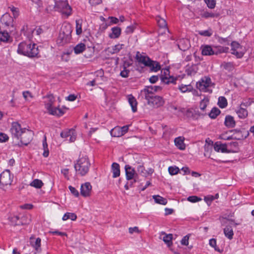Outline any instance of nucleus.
I'll list each match as a JSON object with an SVG mask.
<instances>
[{"instance_id":"f257e3e1","label":"nucleus","mask_w":254,"mask_h":254,"mask_svg":"<svg viewBox=\"0 0 254 254\" xmlns=\"http://www.w3.org/2000/svg\"><path fill=\"white\" fill-rule=\"evenodd\" d=\"M19 54L29 57H36L39 53L38 47L35 44L22 42L19 44L17 49Z\"/></svg>"},{"instance_id":"f03ea898","label":"nucleus","mask_w":254,"mask_h":254,"mask_svg":"<svg viewBox=\"0 0 254 254\" xmlns=\"http://www.w3.org/2000/svg\"><path fill=\"white\" fill-rule=\"evenodd\" d=\"M71 27L68 24H64L61 29L57 43L60 45H63L67 43L71 39Z\"/></svg>"},{"instance_id":"7ed1b4c3","label":"nucleus","mask_w":254,"mask_h":254,"mask_svg":"<svg viewBox=\"0 0 254 254\" xmlns=\"http://www.w3.org/2000/svg\"><path fill=\"white\" fill-rule=\"evenodd\" d=\"M45 98L46 99L45 101V108L50 114L54 116H61L64 114V111L62 109L58 107H54L53 106L55 101L53 95H47Z\"/></svg>"},{"instance_id":"20e7f679","label":"nucleus","mask_w":254,"mask_h":254,"mask_svg":"<svg viewBox=\"0 0 254 254\" xmlns=\"http://www.w3.org/2000/svg\"><path fill=\"white\" fill-rule=\"evenodd\" d=\"M90 166L88 160H77L74 163V168L77 173L81 176L86 174Z\"/></svg>"},{"instance_id":"39448f33","label":"nucleus","mask_w":254,"mask_h":254,"mask_svg":"<svg viewBox=\"0 0 254 254\" xmlns=\"http://www.w3.org/2000/svg\"><path fill=\"white\" fill-rule=\"evenodd\" d=\"M145 99L147 101V104L153 108H159L164 105L165 101L163 98L158 95L144 96Z\"/></svg>"},{"instance_id":"423d86ee","label":"nucleus","mask_w":254,"mask_h":254,"mask_svg":"<svg viewBox=\"0 0 254 254\" xmlns=\"http://www.w3.org/2000/svg\"><path fill=\"white\" fill-rule=\"evenodd\" d=\"M24 131L21 134L20 137L16 140H19L21 144L27 145L32 140L33 135V132L27 128L23 130Z\"/></svg>"},{"instance_id":"0eeeda50","label":"nucleus","mask_w":254,"mask_h":254,"mask_svg":"<svg viewBox=\"0 0 254 254\" xmlns=\"http://www.w3.org/2000/svg\"><path fill=\"white\" fill-rule=\"evenodd\" d=\"M13 177L11 175L9 170H5L0 175V186L1 187L11 185Z\"/></svg>"},{"instance_id":"6e6552de","label":"nucleus","mask_w":254,"mask_h":254,"mask_svg":"<svg viewBox=\"0 0 254 254\" xmlns=\"http://www.w3.org/2000/svg\"><path fill=\"white\" fill-rule=\"evenodd\" d=\"M55 8L56 10L67 16L71 14V8L65 0L59 1L56 2Z\"/></svg>"},{"instance_id":"1a4fd4ad","label":"nucleus","mask_w":254,"mask_h":254,"mask_svg":"<svg viewBox=\"0 0 254 254\" xmlns=\"http://www.w3.org/2000/svg\"><path fill=\"white\" fill-rule=\"evenodd\" d=\"M26 128L22 127L20 124L17 122L12 123L10 128V132L11 133L12 137L15 139L20 137L21 134L24 131V129Z\"/></svg>"},{"instance_id":"9d476101","label":"nucleus","mask_w":254,"mask_h":254,"mask_svg":"<svg viewBox=\"0 0 254 254\" xmlns=\"http://www.w3.org/2000/svg\"><path fill=\"white\" fill-rule=\"evenodd\" d=\"M233 132L232 134V138L234 139L243 140L247 137L249 135V132L245 129H234L230 131V132Z\"/></svg>"},{"instance_id":"9b49d317","label":"nucleus","mask_w":254,"mask_h":254,"mask_svg":"<svg viewBox=\"0 0 254 254\" xmlns=\"http://www.w3.org/2000/svg\"><path fill=\"white\" fill-rule=\"evenodd\" d=\"M61 136L66 140H68V138L69 137V140L70 142H74L76 139L75 132L73 129H66L62 131Z\"/></svg>"},{"instance_id":"f8f14e48","label":"nucleus","mask_w":254,"mask_h":254,"mask_svg":"<svg viewBox=\"0 0 254 254\" xmlns=\"http://www.w3.org/2000/svg\"><path fill=\"white\" fill-rule=\"evenodd\" d=\"M193 95L200 98L199 108L201 111H204L206 108V96L205 94L199 93L196 90L193 91Z\"/></svg>"},{"instance_id":"ddd939ff","label":"nucleus","mask_w":254,"mask_h":254,"mask_svg":"<svg viewBox=\"0 0 254 254\" xmlns=\"http://www.w3.org/2000/svg\"><path fill=\"white\" fill-rule=\"evenodd\" d=\"M161 89L162 88L159 86H148L141 90V93L144 96L154 95L155 92L161 91Z\"/></svg>"},{"instance_id":"4468645a","label":"nucleus","mask_w":254,"mask_h":254,"mask_svg":"<svg viewBox=\"0 0 254 254\" xmlns=\"http://www.w3.org/2000/svg\"><path fill=\"white\" fill-rule=\"evenodd\" d=\"M92 186L90 183L83 184L80 188V193L84 197H88L91 195Z\"/></svg>"},{"instance_id":"2eb2a0df","label":"nucleus","mask_w":254,"mask_h":254,"mask_svg":"<svg viewBox=\"0 0 254 254\" xmlns=\"http://www.w3.org/2000/svg\"><path fill=\"white\" fill-rule=\"evenodd\" d=\"M0 21L2 24H4L7 27H14L13 18L7 12L2 15Z\"/></svg>"},{"instance_id":"dca6fc26","label":"nucleus","mask_w":254,"mask_h":254,"mask_svg":"<svg viewBox=\"0 0 254 254\" xmlns=\"http://www.w3.org/2000/svg\"><path fill=\"white\" fill-rule=\"evenodd\" d=\"M196 87L199 93L206 92V76H204L196 82Z\"/></svg>"},{"instance_id":"f3484780","label":"nucleus","mask_w":254,"mask_h":254,"mask_svg":"<svg viewBox=\"0 0 254 254\" xmlns=\"http://www.w3.org/2000/svg\"><path fill=\"white\" fill-rule=\"evenodd\" d=\"M159 238L160 239L162 240L169 247L172 245V234H167L164 232H161L160 234Z\"/></svg>"},{"instance_id":"a211bd4d","label":"nucleus","mask_w":254,"mask_h":254,"mask_svg":"<svg viewBox=\"0 0 254 254\" xmlns=\"http://www.w3.org/2000/svg\"><path fill=\"white\" fill-rule=\"evenodd\" d=\"M177 45L179 49L183 51H186L190 47V42L187 39H180L178 41Z\"/></svg>"},{"instance_id":"6ab92c4d","label":"nucleus","mask_w":254,"mask_h":254,"mask_svg":"<svg viewBox=\"0 0 254 254\" xmlns=\"http://www.w3.org/2000/svg\"><path fill=\"white\" fill-rule=\"evenodd\" d=\"M125 171L126 178L127 180H130L136 177L137 175L135 174V170L129 165L125 166Z\"/></svg>"},{"instance_id":"aec40b11","label":"nucleus","mask_w":254,"mask_h":254,"mask_svg":"<svg viewBox=\"0 0 254 254\" xmlns=\"http://www.w3.org/2000/svg\"><path fill=\"white\" fill-rule=\"evenodd\" d=\"M185 138L183 136L176 137L174 139L175 146L179 149L183 150L186 148V144L184 143Z\"/></svg>"},{"instance_id":"412c9836","label":"nucleus","mask_w":254,"mask_h":254,"mask_svg":"<svg viewBox=\"0 0 254 254\" xmlns=\"http://www.w3.org/2000/svg\"><path fill=\"white\" fill-rule=\"evenodd\" d=\"M41 239L38 238L35 239L33 236L30 238V243L32 247H33L36 251L41 250Z\"/></svg>"},{"instance_id":"4be33fe9","label":"nucleus","mask_w":254,"mask_h":254,"mask_svg":"<svg viewBox=\"0 0 254 254\" xmlns=\"http://www.w3.org/2000/svg\"><path fill=\"white\" fill-rule=\"evenodd\" d=\"M136 57L139 63L143 64L146 66H148L149 64L151 63V60L148 57L142 56L139 52L137 53Z\"/></svg>"},{"instance_id":"5701e85b","label":"nucleus","mask_w":254,"mask_h":254,"mask_svg":"<svg viewBox=\"0 0 254 254\" xmlns=\"http://www.w3.org/2000/svg\"><path fill=\"white\" fill-rule=\"evenodd\" d=\"M225 125L229 128H232L235 126L236 122L233 117L230 115H227L225 117Z\"/></svg>"},{"instance_id":"b1692460","label":"nucleus","mask_w":254,"mask_h":254,"mask_svg":"<svg viewBox=\"0 0 254 254\" xmlns=\"http://www.w3.org/2000/svg\"><path fill=\"white\" fill-rule=\"evenodd\" d=\"M127 99L129 104L131 107L132 111L133 112H135L137 111V102L135 98L132 95H129L127 96Z\"/></svg>"},{"instance_id":"393cba45","label":"nucleus","mask_w":254,"mask_h":254,"mask_svg":"<svg viewBox=\"0 0 254 254\" xmlns=\"http://www.w3.org/2000/svg\"><path fill=\"white\" fill-rule=\"evenodd\" d=\"M242 106H245V104H242L241 105V107L236 111V113L240 118L245 119L248 116V112L247 110Z\"/></svg>"},{"instance_id":"a878e982","label":"nucleus","mask_w":254,"mask_h":254,"mask_svg":"<svg viewBox=\"0 0 254 254\" xmlns=\"http://www.w3.org/2000/svg\"><path fill=\"white\" fill-rule=\"evenodd\" d=\"M124 47V44H117L111 48H108L107 51L111 54H114L119 52Z\"/></svg>"},{"instance_id":"bb28decb","label":"nucleus","mask_w":254,"mask_h":254,"mask_svg":"<svg viewBox=\"0 0 254 254\" xmlns=\"http://www.w3.org/2000/svg\"><path fill=\"white\" fill-rule=\"evenodd\" d=\"M198 68L196 64H188L186 67V71L190 75H194L197 71Z\"/></svg>"},{"instance_id":"cd10ccee","label":"nucleus","mask_w":254,"mask_h":254,"mask_svg":"<svg viewBox=\"0 0 254 254\" xmlns=\"http://www.w3.org/2000/svg\"><path fill=\"white\" fill-rule=\"evenodd\" d=\"M112 172L113 174V177L114 178H117L120 175V166L116 163H113L112 165Z\"/></svg>"},{"instance_id":"c85d7f7f","label":"nucleus","mask_w":254,"mask_h":254,"mask_svg":"<svg viewBox=\"0 0 254 254\" xmlns=\"http://www.w3.org/2000/svg\"><path fill=\"white\" fill-rule=\"evenodd\" d=\"M121 32V29L118 27H115L112 28V33L109 34V37L112 39L118 38Z\"/></svg>"},{"instance_id":"c756f323","label":"nucleus","mask_w":254,"mask_h":254,"mask_svg":"<svg viewBox=\"0 0 254 254\" xmlns=\"http://www.w3.org/2000/svg\"><path fill=\"white\" fill-rule=\"evenodd\" d=\"M214 149L217 152H225L227 150L226 145L217 142L214 145Z\"/></svg>"},{"instance_id":"7c9ffc66","label":"nucleus","mask_w":254,"mask_h":254,"mask_svg":"<svg viewBox=\"0 0 254 254\" xmlns=\"http://www.w3.org/2000/svg\"><path fill=\"white\" fill-rule=\"evenodd\" d=\"M224 233L226 237L231 240L233 238L234 233L231 226H227L224 229Z\"/></svg>"},{"instance_id":"2f4dec72","label":"nucleus","mask_w":254,"mask_h":254,"mask_svg":"<svg viewBox=\"0 0 254 254\" xmlns=\"http://www.w3.org/2000/svg\"><path fill=\"white\" fill-rule=\"evenodd\" d=\"M153 198L154 199L155 202L157 203L162 205H166L167 203V200L159 195H153Z\"/></svg>"},{"instance_id":"473e14b6","label":"nucleus","mask_w":254,"mask_h":254,"mask_svg":"<svg viewBox=\"0 0 254 254\" xmlns=\"http://www.w3.org/2000/svg\"><path fill=\"white\" fill-rule=\"evenodd\" d=\"M111 135L113 137H120L122 136L120 130V127H116L110 131Z\"/></svg>"},{"instance_id":"72a5a7b5","label":"nucleus","mask_w":254,"mask_h":254,"mask_svg":"<svg viewBox=\"0 0 254 254\" xmlns=\"http://www.w3.org/2000/svg\"><path fill=\"white\" fill-rule=\"evenodd\" d=\"M76 218L77 216L75 213L67 212L64 214V215L62 219L64 221H65L67 220V219H70L72 221H74L76 219Z\"/></svg>"},{"instance_id":"f704fd0d","label":"nucleus","mask_w":254,"mask_h":254,"mask_svg":"<svg viewBox=\"0 0 254 254\" xmlns=\"http://www.w3.org/2000/svg\"><path fill=\"white\" fill-rule=\"evenodd\" d=\"M220 110L218 108L214 107L209 114V116L211 119H215L220 114Z\"/></svg>"},{"instance_id":"c9c22d12","label":"nucleus","mask_w":254,"mask_h":254,"mask_svg":"<svg viewBox=\"0 0 254 254\" xmlns=\"http://www.w3.org/2000/svg\"><path fill=\"white\" fill-rule=\"evenodd\" d=\"M85 49V45L83 43H80L77 45L74 48L75 54H78L83 52Z\"/></svg>"},{"instance_id":"e433bc0d","label":"nucleus","mask_w":254,"mask_h":254,"mask_svg":"<svg viewBox=\"0 0 254 254\" xmlns=\"http://www.w3.org/2000/svg\"><path fill=\"white\" fill-rule=\"evenodd\" d=\"M30 185L35 188L40 189L43 186V183L40 180L35 179L30 183Z\"/></svg>"},{"instance_id":"4c0bfd02","label":"nucleus","mask_w":254,"mask_h":254,"mask_svg":"<svg viewBox=\"0 0 254 254\" xmlns=\"http://www.w3.org/2000/svg\"><path fill=\"white\" fill-rule=\"evenodd\" d=\"M227 99L223 96H221L218 98V105L221 108H224L227 106Z\"/></svg>"},{"instance_id":"58836bf2","label":"nucleus","mask_w":254,"mask_h":254,"mask_svg":"<svg viewBox=\"0 0 254 254\" xmlns=\"http://www.w3.org/2000/svg\"><path fill=\"white\" fill-rule=\"evenodd\" d=\"M148 66L150 67L151 69L154 71H157L160 69V65L157 62L151 61V63L149 64Z\"/></svg>"},{"instance_id":"ea45409f","label":"nucleus","mask_w":254,"mask_h":254,"mask_svg":"<svg viewBox=\"0 0 254 254\" xmlns=\"http://www.w3.org/2000/svg\"><path fill=\"white\" fill-rule=\"evenodd\" d=\"M177 78H174L173 76H169V77H162V81L165 84H168L170 83H175V81Z\"/></svg>"},{"instance_id":"a19ab883","label":"nucleus","mask_w":254,"mask_h":254,"mask_svg":"<svg viewBox=\"0 0 254 254\" xmlns=\"http://www.w3.org/2000/svg\"><path fill=\"white\" fill-rule=\"evenodd\" d=\"M221 66L228 71H232L234 68V64L231 62H224L222 64Z\"/></svg>"},{"instance_id":"79ce46f5","label":"nucleus","mask_w":254,"mask_h":254,"mask_svg":"<svg viewBox=\"0 0 254 254\" xmlns=\"http://www.w3.org/2000/svg\"><path fill=\"white\" fill-rule=\"evenodd\" d=\"M10 38L9 34L7 32H0V41L7 42Z\"/></svg>"},{"instance_id":"37998d69","label":"nucleus","mask_w":254,"mask_h":254,"mask_svg":"<svg viewBox=\"0 0 254 254\" xmlns=\"http://www.w3.org/2000/svg\"><path fill=\"white\" fill-rule=\"evenodd\" d=\"M156 20L159 26L161 28H167V23L165 19L161 18L160 16L156 17Z\"/></svg>"},{"instance_id":"c03bdc74","label":"nucleus","mask_w":254,"mask_h":254,"mask_svg":"<svg viewBox=\"0 0 254 254\" xmlns=\"http://www.w3.org/2000/svg\"><path fill=\"white\" fill-rule=\"evenodd\" d=\"M231 53L235 55L238 58H242L244 54V51L242 49L240 50H231Z\"/></svg>"},{"instance_id":"a18cd8bd","label":"nucleus","mask_w":254,"mask_h":254,"mask_svg":"<svg viewBox=\"0 0 254 254\" xmlns=\"http://www.w3.org/2000/svg\"><path fill=\"white\" fill-rule=\"evenodd\" d=\"M209 245L210 246H211L212 248H213L215 250V251L220 252V250L218 247H217L216 245V240L215 239H211L209 241Z\"/></svg>"},{"instance_id":"49530a36","label":"nucleus","mask_w":254,"mask_h":254,"mask_svg":"<svg viewBox=\"0 0 254 254\" xmlns=\"http://www.w3.org/2000/svg\"><path fill=\"white\" fill-rule=\"evenodd\" d=\"M82 25L80 20H76V33L77 35H80L82 33Z\"/></svg>"},{"instance_id":"de8ad7c7","label":"nucleus","mask_w":254,"mask_h":254,"mask_svg":"<svg viewBox=\"0 0 254 254\" xmlns=\"http://www.w3.org/2000/svg\"><path fill=\"white\" fill-rule=\"evenodd\" d=\"M8 8L12 12L14 18H16L18 16L19 10L17 8L13 6H10L8 7Z\"/></svg>"},{"instance_id":"09e8293b","label":"nucleus","mask_w":254,"mask_h":254,"mask_svg":"<svg viewBox=\"0 0 254 254\" xmlns=\"http://www.w3.org/2000/svg\"><path fill=\"white\" fill-rule=\"evenodd\" d=\"M207 92L212 93V89L214 88L215 84L212 83L210 78L207 77Z\"/></svg>"},{"instance_id":"8fccbe9b","label":"nucleus","mask_w":254,"mask_h":254,"mask_svg":"<svg viewBox=\"0 0 254 254\" xmlns=\"http://www.w3.org/2000/svg\"><path fill=\"white\" fill-rule=\"evenodd\" d=\"M43 148H44V152L43 153V155L44 157H47L49 155V150L47 148V143L46 142V138L45 137V140L43 143Z\"/></svg>"},{"instance_id":"3c124183","label":"nucleus","mask_w":254,"mask_h":254,"mask_svg":"<svg viewBox=\"0 0 254 254\" xmlns=\"http://www.w3.org/2000/svg\"><path fill=\"white\" fill-rule=\"evenodd\" d=\"M168 171L171 175H174L178 173L179 169L178 167L176 166H171L169 167Z\"/></svg>"},{"instance_id":"603ef678","label":"nucleus","mask_w":254,"mask_h":254,"mask_svg":"<svg viewBox=\"0 0 254 254\" xmlns=\"http://www.w3.org/2000/svg\"><path fill=\"white\" fill-rule=\"evenodd\" d=\"M30 220V219L28 218L27 216H23L20 218L19 223L20 225H26L29 223Z\"/></svg>"},{"instance_id":"864d4df0","label":"nucleus","mask_w":254,"mask_h":254,"mask_svg":"<svg viewBox=\"0 0 254 254\" xmlns=\"http://www.w3.org/2000/svg\"><path fill=\"white\" fill-rule=\"evenodd\" d=\"M228 132H225L224 133H222L219 136V138L223 140H230L233 139L232 138V135H228Z\"/></svg>"},{"instance_id":"5fc2aeb1","label":"nucleus","mask_w":254,"mask_h":254,"mask_svg":"<svg viewBox=\"0 0 254 254\" xmlns=\"http://www.w3.org/2000/svg\"><path fill=\"white\" fill-rule=\"evenodd\" d=\"M219 197V194L216 193L214 196L212 195H207V205H209L211 202L215 199H217Z\"/></svg>"},{"instance_id":"6e6d98bb","label":"nucleus","mask_w":254,"mask_h":254,"mask_svg":"<svg viewBox=\"0 0 254 254\" xmlns=\"http://www.w3.org/2000/svg\"><path fill=\"white\" fill-rule=\"evenodd\" d=\"M201 198L196 196H190L188 198V200L191 202H196L199 200H201Z\"/></svg>"},{"instance_id":"4d7b16f0","label":"nucleus","mask_w":254,"mask_h":254,"mask_svg":"<svg viewBox=\"0 0 254 254\" xmlns=\"http://www.w3.org/2000/svg\"><path fill=\"white\" fill-rule=\"evenodd\" d=\"M231 47L232 49L231 50H240L242 49V46H240V45L236 42H233L231 43Z\"/></svg>"},{"instance_id":"13d9d810","label":"nucleus","mask_w":254,"mask_h":254,"mask_svg":"<svg viewBox=\"0 0 254 254\" xmlns=\"http://www.w3.org/2000/svg\"><path fill=\"white\" fill-rule=\"evenodd\" d=\"M19 220V217L17 216H14L10 218L11 222L15 225H20V223L18 222Z\"/></svg>"},{"instance_id":"bf43d9fd","label":"nucleus","mask_w":254,"mask_h":254,"mask_svg":"<svg viewBox=\"0 0 254 254\" xmlns=\"http://www.w3.org/2000/svg\"><path fill=\"white\" fill-rule=\"evenodd\" d=\"M71 193L74 195L75 196L77 197L79 196L78 191L74 187L72 186H69L68 187Z\"/></svg>"},{"instance_id":"052dcab7","label":"nucleus","mask_w":254,"mask_h":254,"mask_svg":"<svg viewBox=\"0 0 254 254\" xmlns=\"http://www.w3.org/2000/svg\"><path fill=\"white\" fill-rule=\"evenodd\" d=\"M216 5L215 0H207V7L210 8H214Z\"/></svg>"},{"instance_id":"680f3d73","label":"nucleus","mask_w":254,"mask_h":254,"mask_svg":"<svg viewBox=\"0 0 254 254\" xmlns=\"http://www.w3.org/2000/svg\"><path fill=\"white\" fill-rule=\"evenodd\" d=\"M190 85H181L179 87V89L182 92H186L190 90Z\"/></svg>"},{"instance_id":"e2e57ef3","label":"nucleus","mask_w":254,"mask_h":254,"mask_svg":"<svg viewBox=\"0 0 254 254\" xmlns=\"http://www.w3.org/2000/svg\"><path fill=\"white\" fill-rule=\"evenodd\" d=\"M189 236L187 235L185 236L181 241V244L182 245L187 246L189 244Z\"/></svg>"},{"instance_id":"0e129e2a","label":"nucleus","mask_w":254,"mask_h":254,"mask_svg":"<svg viewBox=\"0 0 254 254\" xmlns=\"http://www.w3.org/2000/svg\"><path fill=\"white\" fill-rule=\"evenodd\" d=\"M128 231L130 234H133V233H139L140 231L137 227H130L128 229Z\"/></svg>"},{"instance_id":"69168bd1","label":"nucleus","mask_w":254,"mask_h":254,"mask_svg":"<svg viewBox=\"0 0 254 254\" xmlns=\"http://www.w3.org/2000/svg\"><path fill=\"white\" fill-rule=\"evenodd\" d=\"M8 139L7 135L3 133L0 132V141L2 142L6 141Z\"/></svg>"},{"instance_id":"338daca9","label":"nucleus","mask_w":254,"mask_h":254,"mask_svg":"<svg viewBox=\"0 0 254 254\" xmlns=\"http://www.w3.org/2000/svg\"><path fill=\"white\" fill-rule=\"evenodd\" d=\"M162 77H168L169 76V70L168 68H164L162 70Z\"/></svg>"},{"instance_id":"774afa93","label":"nucleus","mask_w":254,"mask_h":254,"mask_svg":"<svg viewBox=\"0 0 254 254\" xmlns=\"http://www.w3.org/2000/svg\"><path fill=\"white\" fill-rule=\"evenodd\" d=\"M214 54H217V53L215 52L210 46H207V55H212Z\"/></svg>"}]
</instances>
